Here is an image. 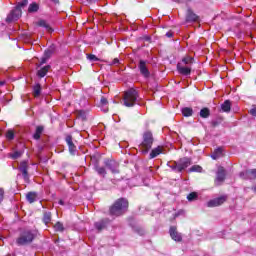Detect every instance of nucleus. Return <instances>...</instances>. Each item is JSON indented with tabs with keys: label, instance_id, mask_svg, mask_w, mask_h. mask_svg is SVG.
<instances>
[{
	"label": "nucleus",
	"instance_id": "nucleus-9",
	"mask_svg": "<svg viewBox=\"0 0 256 256\" xmlns=\"http://www.w3.org/2000/svg\"><path fill=\"white\" fill-rule=\"evenodd\" d=\"M177 162H178V173H182L183 171H185V169H187V167L191 165V159L187 157L181 158Z\"/></svg>",
	"mask_w": 256,
	"mask_h": 256
},
{
	"label": "nucleus",
	"instance_id": "nucleus-18",
	"mask_svg": "<svg viewBox=\"0 0 256 256\" xmlns=\"http://www.w3.org/2000/svg\"><path fill=\"white\" fill-rule=\"evenodd\" d=\"M161 153H163V147L158 146V147L154 148V149L150 152V159H155V157L161 155Z\"/></svg>",
	"mask_w": 256,
	"mask_h": 256
},
{
	"label": "nucleus",
	"instance_id": "nucleus-28",
	"mask_svg": "<svg viewBox=\"0 0 256 256\" xmlns=\"http://www.w3.org/2000/svg\"><path fill=\"white\" fill-rule=\"evenodd\" d=\"M95 171L98 173V175H101L102 177H105L107 175V170H105V167L96 165Z\"/></svg>",
	"mask_w": 256,
	"mask_h": 256
},
{
	"label": "nucleus",
	"instance_id": "nucleus-15",
	"mask_svg": "<svg viewBox=\"0 0 256 256\" xmlns=\"http://www.w3.org/2000/svg\"><path fill=\"white\" fill-rule=\"evenodd\" d=\"M110 220L108 218L102 219L98 222H95L94 227L97 229V231H103V229H106L109 225Z\"/></svg>",
	"mask_w": 256,
	"mask_h": 256
},
{
	"label": "nucleus",
	"instance_id": "nucleus-30",
	"mask_svg": "<svg viewBox=\"0 0 256 256\" xmlns=\"http://www.w3.org/2000/svg\"><path fill=\"white\" fill-rule=\"evenodd\" d=\"M221 155H223V149L218 148V149H216V150L213 152V154L211 155V157H212V159L217 160V159H219V157H221Z\"/></svg>",
	"mask_w": 256,
	"mask_h": 256
},
{
	"label": "nucleus",
	"instance_id": "nucleus-45",
	"mask_svg": "<svg viewBox=\"0 0 256 256\" xmlns=\"http://www.w3.org/2000/svg\"><path fill=\"white\" fill-rule=\"evenodd\" d=\"M166 37H168V38L173 37V32H171V31H170V32H167V33H166Z\"/></svg>",
	"mask_w": 256,
	"mask_h": 256
},
{
	"label": "nucleus",
	"instance_id": "nucleus-20",
	"mask_svg": "<svg viewBox=\"0 0 256 256\" xmlns=\"http://www.w3.org/2000/svg\"><path fill=\"white\" fill-rule=\"evenodd\" d=\"M43 126H37L36 127V131L33 134V139H35V141H39V139H41V135H43Z\"/></svg>",
	"mask_w": 256,
	"mask_h": 256
},
{
	"label": "nucleus",
	"instance_id": "nucleus-43",
	"mask_svg": "<svg viewBox=\"0 0 256 256\" xmlns=\"http://www.w3.org/2000/svg\"><path fill=\"white\" fill-rule=\"evenodd\" d=\"M119 60L118 58H114L113 61H112V65H119Z\"/></svg>",
	"mask_w": 256,
	"mask_h": 256
},
{
	"label": "nucleus",
	"instance_id": "nucleus-26",
	"mask_svg": "<svg viewBox=\"0 0 256 256\" xmlns=\"http://www.w3.org/2000/svg\"><path fill=\"white\" fill-rule=\"evenodd\" d=\"M167 166L170 167V169H172V171L175 173H179V164L177 161L168 162Z\"/></svg>",
	"mask_w": 256,
	"mask_h": 256
},
{
	"label": "nucleus",
	"instance_id": "nucleus-42",
	"mask_svg": "<svg viewBox=\"0 0 256 256\" xmlns=\"http://www.w3.org/2000/svg\"><path fill=\"white\" fill-rule=\"evenodd\" d=\"M4 195H5V191H3V189L0 188V203L3 201Z\"/></svg>",
	"mask_w": 256,
	"mask_h": 256
},
{
	"label": "nucleus",
	"instance_id": "nucleus-13",
	"mask_svg": "<svg viewBox=\"0 0 256 256\" xmlns=\"http://www.w3.org/2000/svg\"><path fill=\"white\" fill-rule=\"evenodd\" d=\"M28 169H29V164L27 163V161H23L20 163L19 165V171L22 172V176H23V179L25 181H29V172H28Z\"/></svg>",
	"mask_w": 256,
	"mask_h": 256
},
{
	"label": "nucleus",
	"instance_id": "nucleus-16",
	"mask_svg": "<svg viewBox=\"0 0 256 256\" xmlns=\"http://www.w3.org/2000/svg\"><path fill=\"white\" fill-rule=\"evenodd\" d=\"M177 71L180 75H191V66L185 64H177Z\"/></svg>",
	"mask_w": 256,
	"mask_h": 256
},
{
	"label": "nucleus",
	"instance_id": "nucleus-34",
	"mask_svg": "<svg viewBox=\"0 0 256 256\" xmlns=\"http://www.w3.org/2000/svg\"><path fill=\"white\" fill-rule=\"evenodd\" d=\"M54 229H55V231H59L60 233H63L65 231V227L63 226V223H61V222H57L54 225Z\"/></svg>",
	"mask_w": 256,
	"mask_h": 256
},
{
	"label": "nucleus",
	"instance_id": "nucleus-29",
	"mask_svg": "<svg viewBox=\"0 0 256 256\" xmlns=\"http://www.w3.org/2000/svg\"><path fill=\"white\" fill-rule=\"evenodd\" d=\"M178 64H183V65L191 66V65H193V57H189V56L184 57L182 59V61L179 62Z\"/></svg>",
	"mask_w": 256,
	"mask_h": 256
},
{
	"label": "nucleus",
	"instance_id": "nucleus-12",
	"mask_svg": "<svg viewBox=\"0 0 256 256\" xmlns=\"http://www.w3.org/2000/svg\"><path fill=\"white\" fill-rule=\"evenodd\" d=\"M241 179L253 180L256 179V169H248L240 173Z\"/></svg>",
	"mask_w": 256,
	"mask_h": 256
},
{
	"label": "nucleus",
	"instance_id": "nucleus-17",
	"mask_svg": "<svg viewBox=\"0 0 256 256\" xmlns=\"http://www.w3.org/2000/svg\"><path fill=\"white\" fill-rule=\"evenodd\" d=\"M107 105H109V101H107V98L102 96L100 99V107L104 113H107L109 111V107H107Z\"/></svg>",
	"mask_w": 256,
	"mask_h": 256
},
{
	"label": "nucleus",
	"instance_id": "nucleus-14",
	"mask_svg": "<svg viewBox=\"0 0 256 256\" xmlns=\"http://www.w3.org/2000/svg\"><path fill=\"white\" fill-rule=\"evenodd\" d=\"M227 201V196H221L218 198H215L213 200H210L207 203L208 207H219V205H223V203H225Z\"/></svg>",
	"mask_w": 256,
	"mask_h": 256
},
{
	"label": "nucleus",
	"instance_id": "nucleus-46",
	"mask_svg": "<svg viewBox=\"0 0 256 256\" xmlns=\"http://www.w3.org/2000/svg\"><path fill=\"white\" fill-rule=\"evenodd\" d=\"M59 205H65V202L63 200H59Z\"/></svg>",
	"mask_w": 256,
	"mask_h": 256
},
{
	"label": "nucleus",
	"instance_id": "nucleus-35",
	"mask_svg": "<svg viewBox=\"0 0 256 256\" xmlns=\"http://www.w3.org/2000/svg\"><path fill=\"white\" fill-rule=\"evenodd\" d=\"M43 222L45 223V225H47L48 223H51V212L44 213Z\"/></svg>",
	"mask_w": 256,
	"mask_h": 256
},
{
	"label": "nucleus",
	"instance_id": "nucleus-27",
	"mask_svg": "<svg viewBox=\"0 0 256 256\" xmlns=\"http://www.w3.org/2000/svg\"><path fill=\"white\" fill-rule=\"evenodd\" d=\"M209 115H211L209 108H202L200 110V117H202V119H207Z\"/></svg>",
	"mask_w": 256,
	"mask_h": 256
},
{
	"label": "nucleus",
	"instance_id": "nucleus-36",
	"mask_svg": "<svg viewBox=\"0 0 256 256\" xmlns=\"http://www.w3.org/2000/svg\"><path fill=\"white\" fill-rule=\"evenodd\" d=\"M198 197L199 195L197 194V192H191L190 194H188L187 199L188 201H196Z\"/></svg>",
	"mask_w": 256,
	"mask_h": 256
},
{
	"label": "nucleus",
	"instance_id": "nucleus-31",
	"mask_svg": "<svg viewBox=\"0 0 256 256\" xmlns=\"http://www.w3.org/2000/svg\"><path fill=\"white\" fill-rule=\"evenodd\" d=\"M33 95L34 97H39V95H41V84H36L33 86Z\"/></svg>",
	"mask_w": 256,
	"mask_h": 256
},
{
	"label": "nucleus",
	"instance_id": "nucleus-33",
	"mask_svg": "<svg viewBox=\"0 0 256 256\" xmlns=\"http://www.w3.org/2000/svg\"><path fill=\"white\" fill-rule=\"evenodd\" d=\"M201 171H203V167H201L200 165H193V166L189 169V172H190V173H201Z\"/></svg>",
	"mask_w": 256,
	"mask_h": 256
},
{
	"label": "nucleus",
	"instance_id": "nucleus-6",
	"mask_svg": "<svg viewBox=\"0 0 256 256\" xmlns=\"http://www.w3.org/2000/svg\"><path fill=\"white\" fill-rule=\"evenodd\" d=\"M138 69L145 79H149V77H151V72H149V68L147 67V62L145 60L139 61Z\"/></svg>",
	"mask_w": 256,
	"mask_h": 256
},
{
	"label": "nucleus",
	"instance_id": "nucleus-47",
	"mask_svg": "<svg viewBox=\"0 0 256 256\" xmlns=\"http://www.w3.org/2000/svg\"><path fill=\"white\" fill-rule=\"evenodd\" d=\"M252 191H253L254 193H256V185H254V186L252 187Z\"/></svg>",
	"mask_w": 256,
	"mask_h": 256
},
{
	"label": "nucleus",
	"instance_id": "nucleus-24",
	"mask_svg": "<svg viewBox=\"0 0 256 256\" xmlns=\"http://www.w3.org/2000/svg\"><path fill=\"white\" fill-rule=\"evenodd\" d=\"M221 109L224 111V113H229V111H231V101L225 100L221 105Z\"/></svg>",
	"mask_w": 256,
	"mask_h": 256
},
{
	"label": "nucleus",
	"instance_id": "nucleus-23",
	"mask_svg": "<svg viewBox=\"0 0 256 256\" xmlns=\"http://www.w3.org/2000/svg\"><path fill=\"white\" fill-rule=\"evenodd\" d=\"M39 27H43L44 29H46V31H48V33H53V28H51V26L47 23V21L45 20H40L38 22Z\"/></svg>",
	"mask_w": 256,
	"mask_h": 256
},
{
	"label": "nucleus",
	"instance_id": "nucleus-22",
	"mask_svg": "<svg viewBox=\"0 0 256 256\" xmlns=\"http://www.w3.org/2000/svg\"><path fill=\"white\" fill-rule=\"evenodd\" d=\"M197 19H199L197 14L193 13V11H191V10H188L187 16H186V21L195 22V21H197Z\"/></svg>",
	"mask_w": 256,
	"mask_h": 256
},
{
	"label": "nucleus",
	"instance_id": "nucleus-4",
	"mask_svg": "<svg viewBox=\"0 0 256 256\" xmlns=\"http://www.w3.org/2000/svg\"><path fill=\"white\" fill-rule=\"evenodd\" d=\"M137 99H139V92L133 88H130L124 93L123 101L125 107H134L137 104Z\"/></svg>",
	"mask_w": 256,
	"mask_h": 256
},
{
	"label": "nucleus",
	"instance_id": "nucleus-39",
	"mask_svg": "<svg viewBox=\"0 0 256 256\" xmlns=\"http://www.w3.org/2000/svg\"><path fill=\"white\" fill-rule=\"evenodd\" d=\"M53 55V49H48V50H45L44 52V57L46 59H49V57H51Z\"/></svg>",
	"mask_w": 256,
	"mask_h": 256
},
{
	"label": "nucleus",
	"instance_id": "nucleus-3",
	"mask_svg": "<svg viewBox=\"0 0 256 256\" xmlns=\"http://www.w3.org/2000/svg\"><path fill=\"white\" fill-rule=\"evenodd\" d=\"M28 3L29 0H22L21 2H19L15 9H13L7 16L6 22L11 23L13 21H17L22 15L21 7H27Z\"/></svg>",
	"mask_w": 256,
	"mask_h": 256
},
{
	"label": "nucleus",
	"instance_id": "nucleus-7",
	"mask_svg": "<svg viewBox=\"0 0 256 256\" xmlns=\"http://www.w3.org/2000/svg\"><path fill=\"white\" fill-rule=\"evenodd\" d=\"M225 177H227L225 168L222 166H219L216 172L215 185H221L223 181H225Z\"/></svg>",
	"mask_w": 256,
	"mask_h": 256
},
{
	"label": "nucleus",
	"instance_id": "nucleus-37",
	"mask_svg": "<svg viewBox=\"0 0 256 256\" xmlns=\"http://www.w3.org/2000/svg\"><path fill=\"white\" fill-rule=\"evenodd\" d=\"M6 138L8 141H13V139H15V132H13V130H8L6 132Z\"/></svg>",
	"mask_w": 256,
	"mask_h": 256
},
{
	"label": "nucleus",
	"instance_id": "nucleus-32",
	"mask_svg": "<svg viewBox=\"0 0 256 256\" xmlns=\"http://www.w3.org/2000/svg\"><path fill=\"white\" fill-rule=\"evenodd\" d=\"M182 114L184 117H191V115H193V109L189 107H185L182 109Z\"/></svg>",
	"mask_w": 256,
	"mask_h": 256
},
{
	"label": "nucleus",
	"instance_id": "nucleus-10",
	"mask_svg": "<svg viewBox=\"0 0 256 256\" xmlns=\"http://www.w3.org/2000/svg\"><path fill=\"white\" fill-rule=\"evenodd\" d=\"M104 165L110 169L112 173H119V162L115 160H105Z\"/></svg>",
	"mask_w": 256,
	"mask_h": 256
},
{
	"label": "nucleus",
	"instance_id": "nucleus-44",
	"mask_svg": "<svg viewBox=\"0 0 256 256\" xmlns=\"http://www.w3.org/2000/svg\"><path fill=\"white\" fill-rule=\"evenodd\" d=\"M250 114H252L253 117H256V108H252V109L250 110Z\"/></svg>",
	"mask_w": 256,
	"mask_h": 256
},
{
	"label": "nucleus",
	"instance_id": "nucleus-41",
	"mask_svg": "<svg viewBox=\"0 0 256 256\" xmlns=\"http://www.w3.org/2000/svg\"><path fill=\"white\" fill-rule=\"evenodd\" d=\"M49 58H46L45 56L44 57H42L41 58V62H40V64H39V67H41V65H45V63H47V60H48Z\"/></svg>",
	"mask_w": 256,
	"mask_h": 256
},
{
	"label": "nucleus",
	"instance_id": "nucleus-38",
	"mask_svg": "<svg viewBox=\"0 0 256 256\" xmlns=\"http://www.w3.org/2000/svg\"><path fill=\"white\" fill-rule=\"evenodd\" d=\"M23 155V151H15L14 153L11 154L12 159H19Z\"/></svg>",
	"mask_w": 256,
	"mask_h": 256
},
{
	"label": "nucleus",
	"instance_id": "nucleus-5",
	"mask_svg": "<svg viewBox=\"0 0 256 256\" xmlns=\"http://www.w3.org/2000/svg\"><path fill=\"white\" fill-rule=\"evenodd\" d=\"M153 147V133L150 131H146L143 134V141L139 145L141 153L146 155V153H149V150Z\"/></svg>",
	"mask_w": 256,
	"mask_h": 256
},
{
	"label": "nucleus",
	"instance_id": "nucleus-49",
	"mask_svg": "<svg viewBox=\"0 0 256 256\" xmlns=\"http://www.w3.org/2000/svg\"><path fill=\"white\" fill-rule=\"evenodd\" d=\"M54 1V3H59V0H53Z\"/></svg>",
	"mask_w": 256,
	"mask_h": 256
},
{
	"label": "nucleus",
	"instance_id": "nucleus-8",
	"mask_svg": "<svg viewBox=\"0 0 256 256\" xmlns=\"http://www.w3.org/2000/svg\"><path fill=\"white\" fill-rule=\"evenodd\" d=\"M170 237L173 239V241H176V243H181L183 241V236L179 231H177V226H171L169 229Z\"/></svg>",
	"mask_w": 256,
	"mask_h": 256
},
{
	"label": "nucleus",
	"instance_id": "nucleus-1",
	"mask_svg": "<svg viewBox=\"0 0 256 256\" xmlns=\"http://www.w3.org/2000/svg\"><path fill=\"white\" fill-rule=\"evenodd\" d=\"M127 207H129V201L125 198H119L111 206L110 215L113 217H120V215H123L125 211H127Z\"/></svg>",
	"mask_w": 256,
	"mask_h": 256
},
{
	"label": "nucleus",
	"instance_id": "nucleus-2",
	"mask_svg": "<svg viewBox=\"0 0 256 256\" xmlns=\"http://www.w3.org/2000/svg\"><path fill=\"white\" fill-rule=\"evenodd\" d=\"M37 237V231L35 230H24L20 233L19 237L16 239V244L19 247H23L24 245H29V243H33Z\"/></svg>",
	"mask_w": 256,
	"mask_h": 256
},
{
	"label": "nucleus",
	"instance_id": "nucleus-19",
	"mask_svg": "<svg viewBox=\"0 0 256 256\" xmlns=\"http://www.w3.org/2000/svg\"><path fill=\"white\" fill-rule=\"evenodd\" d=\"M26 199L28 203H35V201H37L39 197L37 195V192H29L28 194H26Z\"/></svg>",
	"mask_w": 256,
	"mask_h": 256
},
{
	"label": "nucleus",
	"instance_id": "nucleus-11",
	"mask_svg": "<svg viewBox=\"0 0 256 256\" xmlns=\"http://www.w3.org/2000/svg\"><path fill=\"white\" fill-rule=\"evenodd\" d=\"M65 141L68 145L69 153L71 155H75V153L77 152V146H75V143H73V136L66 135Z\"/></svg>",
	"mask_w": 256,
	"mask_h": 256
},
{
	"label": "nucleus",
	"instance_id": "nucleus-21",
	"mask_svg": "<svg viewBox=\"0 0 256 256\" xmlns=\"http://www.w3.org/2000/svg\"><path fill=\"white\" fill-rule=\"evenodd\" d=\"M49 69H51L50 65H46L44 67H42L40 70H38L37 75L40 78L45 77V75H47V73H49Z\"/></svg>",
	"mask_w": 256,
	"mask_h": 256
},
{
	"label": "nucleus",
	"instance_id": "nucleus-40",
	"mask_svg": "<svg viewBox=\"0 0 256 256\" xmlns=\"http://www.w3.org/2000/svg\"><path fill=\"white\" fill-rule=\"evenodd\" d=\"M87 59L89 61H99V58H97V56H95L94 54H88Z\"/></svg>",
	"mask_w": 256,
	"mask_h": 256
},
{
	"label": "nucleus",
	"instance_id": "nucleus-25",
	"mask_svg": "<svg viewBox=\"0 0 256 256\" xmlns=\"http://www.w3.org/2000/svg\"><path fill=\"white\" fill-rule=\"evenodd\" d=\"M39 11V4L33 2L28 7V13H37Z\"/></svg>",
	"mask_w": 256,
	"mask_h": 256
},
{
	"label": "nucleus",
	"instance_id": "nucleus-48",
	"mask_svg": "<svg viewBox=\"0 0 256 256\" xmlns=\"http://www.w3.org/2000/svg\"><path fill=\"white\" fill-rule=\"evenodd\" d=\"M5 85V82H0V87H3Z\"/></svg>",
	"mask_w": 256,
	"mask_h": 256
}]
</instances>
